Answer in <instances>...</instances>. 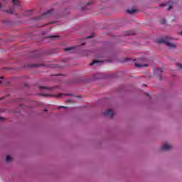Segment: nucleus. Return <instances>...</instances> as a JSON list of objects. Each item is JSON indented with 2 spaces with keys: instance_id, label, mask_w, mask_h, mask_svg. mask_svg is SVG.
Returning <instances> with one entry per match:
<instances>
[{
  "instance_id": "nucleus-29",
  "label": "nucleus",
  "mask_w": 182,
  "mask_h": 182,
  "mask_svg": "<svg viewBox=\"0 0 182 182\" xmlns=\"http://www.w3.org/2000/svg\"><path fill=\"white\" fill-rule=\"evenodd\" d=\"M0 83H1V82L0 81Z\"/></svg>"
},
{
  "instance_id": "nucleus-15",
  "label": "nucleus",
  "mask_w": 182,
  "mask_h": 182,
  "mask_svg": "<svg viewBox=\"0 0 182 182\" xmlns=\"http://www.w3.org/2000/svg\"><path fill=\"white\" fill-rule=\"evenodd\" d=\"M51 12H52V10H49L46 14H44L43 15H48V14H50Z\"/></svg>"
},
{
  "instance_id": "nucleus-18",
  "label": "nucleus",
  "mask_w": 182,
  "mask_h": 182,
  "mask_svg": "<svg viewBox=\"0 0 182 182\" xmlns=\"http://www.w3.org/2000/svg\"><path fill=\"white\" fill-rule=\"evenodd\" d=\"M161 23H162V25H164V23H166V20H162L161 21Z\"/></svg>"
},
{
  "instance_id": "nucleus-1",
  "label": "nucleus",
  "mask_w": 182,
  "mask_h": 182,
  "mask_svg": "<svg viewBox=\"0 0 182 182\" xmlns=\"http://www.w3.org/2000/svg\"><path fill=\"white\" fill-rule=\"evenodd\" d=\"M158 43H164L169 48H176V44L173 42V38L170 37H166L165 38H159L156 40Z\"/></svg>"
},
{
  "instance_id": "nucleus-28",
  "label": "nucleus",
  "mask_w": 182,
  "mask_h": 182,
  "mask_svg": "<svg viewBox=\"0 0 182 182\" xmlns=\"http://www.w3.org/2000/svg\"><path fill=\"white\" fill-rule=\"evenodd\" d=\"M0 8H1V4H0Z\"/></svg>"
},
{
  "instance_id": "nucleus-16",
  "label": "nucleus",
  "mask_w": 182,
  "mask_h": 182,
  "mask_svg": "<svg viewBox=\"0 0 182 182\" xmlns=\"http://www.w3.org/2000/svg\"><path fill=\"white\" fill-rule=\"evenodd\" d=\"M9 14H13L14 13V9H10L8 11Z\"/></svg>"
},
{
  "instance_id": "nucleus-22",
  "label": "nucleus",
  "mask_w": 182,
  "mask_h": 182,
  "mask_svg": "<svg viewBox=\"0 0 182 182\" xmlns=\"http://www.w3.org/2000/svg\"><path fill=\"white\" fill-rule=\"evenodd\" d=\"M167 9L168 11H170V9H171V6H168Z\"/></svg>"
},
{
  "instance_id": "nucleus-20",
  "label": "nucleus",
  "mask_w": 182,
  "mask_h": 182,
  "mask_svg": "<svg viewBox=\"0 0 182 182\" xmlns=\"http://www.w3.org/2000/svg\"><path fill=\"white\" fill-rule=\"evenodd\" d=\"M167 4H160L159 6H166Z\"/></svg>"
},
{
  "instance_id": "nucleus-3",
  "label": "nucleus",
  "mask_w": 182,
  "mask_h": 182,
  "mask_svg": "<svg viewBox=\"0 0 182 182\" xmlns=\"http://www.w3.org/2000/svg\"><path fill=\"white\" fill-rule=\"evenodd\" d=\"M40 89L41 90L43 89L44 92H52V90H53V87H43V86H41Z\"/></svg>"
},
{
  "instance_id": "nucleus-7",
  "label": "nucleus",
  "mask_w": 182,
  "mask_h": 182,
  "mask_svg": "<svg viewBox=\"0 0 182 182\" xmlns=\"http://www.w3.org/2000/svg\"><path fill=\"white\" fill-rule=\"evenodd\" d=\"M102 78V73H99L95 75L94 79H101Z\"/></svg>"
},
{
  "instance_id": "nucleus-12",
  "label": "nucleus",
  "mask_w": 182,
  "mask_h": 182,
  "mask_svg": "<svg viewBox=\"0 0 182 182\" xmlns=\"http://www.w3.org/2000/svg\"><path fill=\"white\" fill-rule=\"evenodd\" d=\"M176 66L178 68V69H182V65L180 63H177Z\"/></svg>"
},
{
  "instance_id": "nucleus-13",
  "label": "nucleus",
  "mask_w": 182,
  "mask_h": 182,
  "mask_svg": "<svg viewBox=\"0 0 182 182\" xmlns=\"http://www.w3.org/2000/svg\"><path fill=\"white\" fill-rule=\"evenodd\" d=\"M50 38H51L52 39H58V36H50Z\"/></svg>"
},
{
  "instance_id": "nucleus-24",
  "label": "nucleus",
  "mask_w": 182,
  "mask_h": 182,
  "mask_svg": "<svg viewBox=\"0 0 182 182\" xmlns=\"http://www.w3.org/2000/svg\"><path fill=\"white\" fill-rule=\"evenodd\" d=\"M43 96H49V95H43Z\"/></svg>"
},
{
  "instance_id": "nucleus-11",
  "label": "nucleus",
  "mask_w": 182,
  "mask_h": 182,
  "mask_svg": "<svg viewBox=\"0 0 182 182\" xmlns=\"http://www.w3.org/2000/svg\"><path fill=\"white\" fill-rule=\"evenodd\" d=\"M72 49H73V48H72V47H68V48H65V52H68V51H69V50H72Z\"/></svg>"
},
{
  "instance_id": "nucleus-5",
  "label": "nucleus",
  "mask_w": 182,
  "mask_h": 182,
  "mask_svg": "<svg viewBox=\"0 0 182 182\" xmlns=\"http://www.w3.org/2000/svg\"><path fill=\"white\" fill-rule=\"evenodd\" d=\"M171 146H170V145H168V144H164V145L162 146V150H170V148Z\"/></svg>"
},
{
  "instance_id": "nucleus-17",
  "label": "nucleus",
  "mask_w": 182,
  "mask_h": 182,
  "mask_svg": "<svg viewBox=\"0 0 182 182\" xmlns=\"http://www.w3.org/2000/svg\"><path fill=\"white\" fill-rule=\"evenodd\" d=\"M157 72H163V69L161 68H156Z\"/></svg>"
},
{
  "instance_id": "nucleus-2",
  "label": "nucleus",
  "mask_w": 182,
  "mask_h": 182,
  "mask_svg": "<svg viewBox=\"0 0 182 182\" xmlns=\"http://www.w3.org/2000/svg\"><path fill=\"white\" fill-rule=\"evenodd\" d=\"M104 116H109V117H113V110L107 109V111L103 112Z\"/></svg>"
},
{
  "instance_id": "nucleus-9",
  "label": "nucleus",
  "mask_w": 182,
  "mask_h": 182,
  "mask_svg": "<svg viewBox=\"0 0 182 182\" xmlns=\"http://www.w3.org/2000/svg\"><path fill=\"white\" fill-rule=\"evenodd\" d=\"M135 66L136 68H142V66H148L147 64H145V65H141V64H135Z\"/></svg>"
},
{
  "instance_id": "nucleus-27",
  "label": "nucleus",
  "mask_w": 182,
  "mask_h": 182,
  "mask_svg": "<svg viewBox=\"0 0 182 182\" xmlns=\"http://www.w3.org/2000/svg\"><path fill=\"white\" fill-rule=\"evenodd\" d=\"M82 45H85V43H82Z\"/></svg>"
},
{
  "instance_id": "nucleus-25",
  "label": "nucleus",
  "mask_w": 182,
  "mask_h": 182,
  "mask_svg": "<svg viewBox=\"0 0 182 182\" xmlns=\"http://www.w3.org/2000/svg\"><path fill=\"white\" fill-rule=\"evenodd\" d=\"M0 79H4V77H0Z\"/></svg>"
},
{
  "instance_id": "nucleus-23",
  "label": "nucleus",
  "mask_w": 182,
  "mask_h": 182,
  "mask_svg": "<svg viewBox=\"0 0 182 182\" xmlns=\"http://www.w3.org/2000/svg\"><path fill=\"white\" fill-rule=\"evenodd\" d=\"M3 119H4V118H2V117H0V122H1V120H2Z\"/></svg>"
},
{
  "instance_id": "nucleus-19",
  "label": "nucleus",
  "mask_w": 182,
  "mask_h": 182,
  "mask_svg": "<svg viewBox=\"0 0 182 182\" xmlns=\"http://www.w3.org/2000/svg\"><path fill=\"white\" fill-rule=\"evenodd\" d=\"M66 107H65L64 106H60L58 107V109H65Z\"/></svg>"
},
{
  "instance_id": "nucleus-6",
  "label": "nucleus",
  "mask_w": 182,
  "mask_h": 182,
  "mask_svg": "<svg viewBox=\"0 0 182 182\" xmlns=\"http://www.w3.org/2000/svg\"><path fill=\"white\" fill-rule=\"evenodd\" d=\"M12 3L14 4V6H21V1L18 0H13Z\"/></svg>"
},
{
  "instance_id": "nucleus-4",
  "label": "nucleus",
  "mask_w": 182,
  "mask_h": 182,
  "mask_svg": "<svg viewBox=\"0 0 182 182\" xmlns=\"http://www.w3.org/2000/svg\"><path fill=\"white\" fill-rule=\"evenodd\" d=\"M96 64L98 65V66H102V65H103V62L95 60V61L92 62L90 65H96Z\"/></svg>"
},
{
  "instance_id": "nucleus-21",
  "label": "nucleus",
  "mask_w": 182,
  "mask_h": 182,
  "mask_svg": "<svg viewBox=\"0 0 182 182\" xmlns=\"http://www.w3.org/2000/svg\"><path fill=\"white\" fill-rule=\"evenodd\" d=\"M29 14H27V15H31L32 14V11H28Z\"/></svg>"
},
{
  "instance_id": "nucleus-8",
  "label": "nucleus",
  "mask_w": 182,
  "mask_h": 182,
  "mask_svg": "<svg viewBox=\"0 0 182 182\" xmlns=\"http://www.w3.org/2000/svg\"><path fill=\"white\" fill-rule=\"evenodd\" d=\"M62 96H69V94H60L58 95H54V97H62Z\"/></svg>"
},
{
  "instance_id": "nucleus-10",
  "label": "nucleus",
  "mask_w": 182,
  "mask_h": 182,
  "mask_svg": "<svg viewBox=\"0 0 182 182\" xmlns=\"http://www.w3.org/2000/svg\"><path fill=\"white\" fill-rule=\"evenodd\" d=\"M127 14H134L136 12V10L132 9V10H127Z\"/></svg>"
},
{
  "instance_id": "nucleus-26",
  "label": "nucleus",
  "mask_w": 182,
  "mask_h": 182,
  "mask_svg": "<svg viewBox=\"0 0 182 182\" xmlns=\"http://www.w3.org/2000/svg\"><path fill=\"white\" fill-rule=\"evenodd\" d=\"M87 38H92V36L91 37H87Z\"/></svg>"
},
{
  "instance_id": "nucleus-14",
  "label": "nucleus",
  "mask_w": 182,
  "mask_h": 182,
  "mask_svg": "<svg viewBox=\"0 0 182 182\" xmlns=\"http://www.w3.org/2000/svg\"><path fill=\"white\" fill-rule=\"evenodd\" d=\"M6 161H11V156H6Z\"/></svg>"
}]
</instances>
